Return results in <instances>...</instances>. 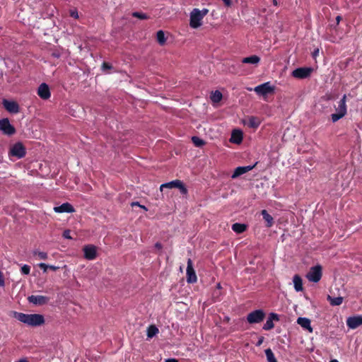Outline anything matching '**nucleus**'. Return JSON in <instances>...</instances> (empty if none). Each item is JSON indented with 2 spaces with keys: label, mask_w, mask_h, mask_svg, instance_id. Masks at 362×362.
I'll return each mask as SVG.
<instances>
[{
  "label": "nucleus",
  "mask_w": 362,
  "mask_h": 362,
  "mask_svg": "<svg viewBox=\"0 0 362 362\" xmlns=\"http://www.w3.org/2000/svg\"><path fill=\"white\" fill-rule=\"evenodd\" d=\"M14 316L20 322L32 327L40 326L45 323L44 316L40 314H25L15 312Z\"/></svg>",
  "instance_id": "1"
},
{
  "label": "nucleus",
  "mask_w": 362,
  "mask_h": 362,
  "mask_svg": "<svg viewBox=\"0 0 362 362\" xmlns=\"http://www.w3.org/2000/svg\"><path fill=\"white\" fill-rule=\"evenodd\" d=\"M26 155V148L22 142H16L11 146L8 156L9 157H15L18 159L25 157Z\"/></svg>",
  "instance_id": "2"
},
{
  "label": "nucleus",
  "mask_w": 362,
  "mask_h": 362,
  "mask_svg": "<svg viewBox=\"0 0 362 362\" xmlns=\"http://www.w3.org/2000/svg\"><path fill=\"white\" fill-rule=\"evenodd\" d=\"M266 317L265 312L262 309L255 310L247 315V321L249 324L262 322Z\"/></svg>",
  "instance_id": "3"
},
{
  "label": "nucleus",
  "mask_w": 362,
  "mask_h": 362,
  "mask_svg": "<svg viewBox=\"0 0 362 362\" xmlns=\"http://www.w3.org/2000/svg\"><path fill=\"white\" fill-rule=\"evenodd\" d=\"M164 188L173 189L178 188L182 194L185 195L187 194L188 190L185 186L183 182L180 180H175L169 182L162 184L160 187V191H163Z\"/></svg>",
  "instance_id": "4"
},
{
  "label": "nucleus",
  "mask_w": 362,
  "mask_h": 362,
  "mask_svg": "<svg viewBox=\"0 0 362 362\" xmlns=\"http://www.w3.org/2000/svg\"><path fill=\"white\" fill-rule=\"evenodd\" d=\"M322 267L320 265H316L312 267L309 272L306 274L307 279L314 283L320 281L322 276Z\"/></svg>",
  "instance_id": "5"
},
{
  "label": "nucleus",
  "mask_w": 362,
  "mask_h": 362,
  "mask_svg": "<svg viewBox=\"0 0 362 362\" xmlns=\"http://www.w3.org/2000/svg\"><path fill=\"white\" fill-rule=\"evenodd\" d=\"M0 131L7 136H12L16 134V128L10 123L8 118L0 119Z\"/></svg>",
  "instance_id": "6"
},
{
  "label": "nucleus",
  "mask_w": 362,
  "mask_h": 362,
  "mask_svg": "<svg viewBox=\"0 0 362 362\" xmlns=\"http://www.w3.org/2000/svg\"><path fill=\"white\" fill-rule=\"evenodd\" d=\"M200 10L194 8L190 13L189 25L192 28H197L202 25L203 18L200 15Z\"/></svg>",
  "instance_id": "7"
},
{
  "label": "nucleus",
  "mask_w": 362,
  "mask_h": 362,
  "mask_svg": "<svg viewBox=\"0 0 362 362\" xmlns=\"http://www.w3.org/2000/svg\"><path fill=\"white\" fill-rule=\"evenodd\" d=\"M314 71L313 67H300L296 69V78L306 79L309 78Z\"/></svg>",
  "instance_id": "8"
},
{
  "label": "nucleus",
  "mask_w": 362,
  "mask_h": 362,
  "mask_svg": "<svg viewBox=\"0 0 362 362\" xmlns=\"http://www.w3.org/2000/svg\"><path fill=\"white\" fill-rule=\"evenodd\" d=\"M254 90L257 93V94L264 96L269 93H273L274 90V87L272 86L269 82H266L256 86L254 88Z\"/></svg>",
  "instance_id": "9"
},
{
  "label": "nucleus",
  "mask_w": 362,
  "mask_h": 362,
  "mask_svg": "<svg viewBox=\"0 0 362 362\" xmlns=\"http://www.w3.org/2000/svg\"><path fill=\"white\" fill-rule=\"evenodd\" d=\"M4 107L10 113L16 114L20 111V107L17 102L4 99L2 100Z\"/></svg>",
  "instance_id": "10"
},
{
  "label": "nucleus",
  "mask_w": 362,
  "mask_h": 362,
  "mask_svg": "<svg viewBox=\"0 0 362 362\" xmlns=\"http://www.w3.org/2000/svg\"><path fill=\"white\" fill-rule=\"evenodd\" d=\"M187 281L188 283H195L197 281V277L195 271L193 268V263L191 259L187 260Z\"/></svg>",
  "instance_id": "11"
},
{
  "label": "nucleus",
  "mask_w": 362,
  "mask_h": 362,
  "mask_svg": "<svg viewBox=\"0 0 362 362\" xmlns=\"http://www.w3.org/2000/svg\"><path fill=\"white\" fill-rule=\"evenodd\" d=\"M28 300L29 303L37 305H43L49 301V298L45 296H35L32 295L28 296Z\"/></svg>",
  "instance_id": "12"
},
{
  "label": "nucleus",
  "mask_w": 362,
  "mask_h": 362,
  "mask_svg": "<svg viewBox=\"0 0 362 362\" xmlns=\"http://www.w3.org/2000/svg\"><path fill=\"white\" fill-rule=\"evenodd\" d=\"M279 320V317L276 313H269L266 323L263 325L262 329L264 330L268 331L271 330L274 327V322H278Z\"/></svg>",
  "instance_id": "13"
},
{
  "label": "nucleus",
  "mask_w": 362,
  "mask_h": 362,
  "mask_svg": "<svg viewBox=\"0 0 362 362\" xmlns=\"http://www.w3.org/2000/svg\"><path fill=\"white\" fill-rule=\"evenodd\" d=\"M37 95L43 100H47L51 96L49 88L45 83H41L37 88Z\"/></svg>",
  "instance_id": "14"
},
{
  "label": "nucleus",
  "mask_w": 362,
  "mask_h": 362,
  "mask_svg": "<svg viewBox=\"0 0 362 362\" xmlns=\"http://www.w3.org/2000/svg\"><path fill=\"white\" fill-rule=\"evenodd\" d=\"M84 257L87 259L92 260L96 257V247L94 245H88L83 247Z\"/></svg>",
  "instance_id": "15"
},
{
  "label": "nucleus",
  "mask_w": 362,
  "mask_h": 362,
  "mask_svg": "<svg viewBox=\"0 0 362 362\" xmlns=\"http://www.w3.org/2000/svg\"><path fill=\"white\" fill-rule=\"evenodd\" d=\"M346 325L351 329H356L360 325H362V315L348 317Z\"/></svg>",
  "instance_id": "16"
},
{
  "label": "nucleus",
  "mask_w": 362,
  "mask_h": 362,
  "mask_svg": "<svg viewBox=\"0 0 362 362\" xmlns=\"http://www.w3.org/2000/svg\"><path fill=\"white\" fill-rule=\"evenodd\" d=\"M53 210L54 212L59 213V214L73 213L75 211L74 206L68 202L64 203L62 205L58 206H54Z\"/></svg>",
  "instance_id": "17"
},
{
  "label": "nucleus",
  "mask_w": 362,
  "mask_h": 362,
  "mask_svg": "<svg viewBox=\"0 0 362 362\" xmlns=\"http://www.w3.org/2000/svg\"><path fill=\"white\" fill-rule=\"evenodd\" d=\"M296 322L301 326V327L305 330L308 331L309 333H312L313 329L311 326V321L310 319L307 317H298L297 319Z\"/></svg>",
  "instance_id": "18"
},
{
  "label": "nucleus",
  "mask_w": 362,
  "mask_h": 362,
  "mask_svg": "<svg viewBox=\"0 0 362 362\" xmlns=\"http://www.w3.org/2000/svg\"><path fill=\"white\" fill-rule=\"evenodd\" d=\"M254 168V165H247V166H240L235 169L231 177L233 179H235L239 176L250 171Z\"/></svg>",
  "instance_id": "19"
},
{
  "label": "nucleus",
  "mask_w": 362,
  "mask_h": 362,
  "mask_svg": "<svg viewBox=\"0 0 362 362\" xmlns=\"http://www.w3.org/2000/svg\"><path fill=\"white\" fill-rule=\"evenodd\" d=\"M261 214L262 215L263 219L265 221V226L267 228H270L274 225V218L273 217L267 212V210L263 209L261 211Z\"/></svg>",
  "instance_id": "20"
},
{
  "label": "nucleus",
  "mask_w": 362,
  "mask_h": 362,
  "mask_svg": "<svg viewBox=\"0 0 362 362\" xmlns=\"http://www.w3.org/2000/svg\"><path fill=\"white\" fill-rule=\"evenodd\" d=\"M243 141V133L240 130H234L233 132H232V135H231V138H230V141L234 143V144H239L242 142Z\"/></svg>",
  "instance_id": "21"
},
{
  "label": "nucleus",
  "mask_w": 362,
  "mask_h": 362,
  "mask_svg": "<svg viewBox=\"0 0 362 362\" xmlns=\"http://www.w3.org/2000/svg\"><path fill=\"white\" fill-rule=\"evenodd\" d=\"M346 95H344L342 98L339 100L338 103V107L336 109L337 112H339L344 114H346L347 108H346Z\"/></svg>",
  "instance_id": "22"
},
{
  "label": "nucleus",
  "mask_w": 362,
  "mask_h": 362,
  "mask_svg": "<svg viewBox=\"0 0 362 362\" xmlns=\"http://www.w3.org/2000/svg\"><path fill=\"white\" fill-rule=\"evenodd\" d=\"M260 62V57L257 55H251L242 59L244 64H257Z\"/></svg>",
  "instance_id": "23"
},
{
  "label": "nucleus",
  "mask_w": 362,
  "mask_h": 362,
  "mask_svg": "<svg viewBox=\"0 0 362 362\" xmlns=\"http://www.w3.org/2000/svg\"><path fill=\"white\" fill-rule=\"evenodd\" d=\"M247 229V226L244 223H235L232 225V230L236 233H242Z\"/></svg>",
  "instance_id": "24"
},
{
  "label": "nucleus",
  "mask_w": 362,
  "mask_h": 362,
  "mask_svg": "<svg viewBox=\"0 0 362 362\" xmlns=\"http://www.w3.org/2000/svg\"><path fill=\"white\" fill-rule=\"evenodd\" d=\"M327 300L332 306L340 305L343 303V298L341 296L333 298L331 296L328 295L327 297Z\"/></svg>",
  "instance_id": "25"
},
{
  "label": "nucleus",
  "mask_w": 362,
  "mask_h": 362,
  "mask_svg": "<svg viewBox=\"0 0 362 362\" xmlns=\"http://www.w3.org/2000/svg\"><path fill=\"white\" fill-rule=\"evenodd\" d=\"M260 124V121L255 117H250L248 119L247 125L249 127L257 129Z\"/></svg>",
  "instance_id": "26"
},
{
  "label": "nucleus",
  "mask_w": 362,
  "mask_h": 362,
  "mask_svg": "<svg viewBox=\"0 0 362 362\" xmlns=\"http://www.w3.org/2000/svg\"><path fill=\"white\" fill-rule=\"evenodd\" d=\"M159 332L158 328L155 325H150L147 328V337L152 338Z\"/></svg>",
  "instance_id": "27"
},
{
  "label": "nucleus",
  "mask_w": 362,
  "mask_h": 362,
  "mask_svg": "<svg viewBox=\"0 0 362 362\" xmlns=\"http://www.w3.org/2000/svg\"><path fill=\"white\" fill-rule=\"evenodd\" d=\"M222 93L219 90H215L214 92H212L211 94V100L213 103H218L222 99Z\"/></svg>",
  "instance_id": "28"
},
{
  "label": "nucleus",
  "mask_w": 362,
  "mask_h": 362,
  "mask_svg": "<svg viewBox=\"0 0 362 362\" xmlns=\"http://www.w3.org/2000/svg\"><path fill=\"white\" fill-rule=\"evenodd\" d=\"M156 39L160 45H163L165 43V33L163 30H158L156 33Z\"/></svg>",
  "instance_id": "29"
},
{
  "label": "nucleus",
  "mask_w": 362,
  "mask_h": 362,
  "mask_svg": "<svg viewBox=\"0 0 362 362\" xmlns=\"http://www.w3.org/2000/svg\"><path fill=\"white\" fill-rule=\"evenodd\" d=\"M265 355L268 362H277L274 353L271 349H267L265 350Z\"/></svg>",
  "instance_id": "30"
},
{
  "label": "nucleus",
  "mask_w": 362,
  "mask_h": 362,
  "mask_svg": "<svg viewBox=\"0 0 362 362\" xmlns=\"http://www.w3.org/2000/svg\"><path fill=\"white\" fill-rule=\"evenodd\" d=\"M303 290V281L298 275H296V291Z\"/></svg>",
  "instance_id": "31"
},
{
  "label": "nucleus",
  "mask_w": 362,
  "mask_h": 362,
  "mask_svg": "<svg viewBox=\"0 0 362 362\" xmlns=\"http://www.w3.org/2000/svg\"><path fill=\"white\" fill-rule=\"evenodd\" d=\"M34 256H37L40 259L46 260L48 258V255L47 252H40L38 250H35L33 252Z\"/></svg>",
  "instance_id": "32"
},
{
  "label": "nucleus",
  "mask_w": 362,
  "mask_h": 362,
  "mask_svg": "<svg viewBox=\"0 0 362 362\" xmlns=\"http://www.w3.org/2000/svg\"><path fill=\"white\" fill-rule=\"evenodd\" d=\"M192 141L193 144L197 147H201L205 144V142L198 136H192Z\"/></svg>",
  "instance_id": "33"
},
{
  "label": "nucleus",
  "mask_w": 362,
  "mask_h": 362,
  "mask_svg": "<svg viewBox=\"0 0 362 362\" xmlns=\"http://www.w3.org/2000/svg\"><path fill=\"white\" fill-rule=\"evenodd\" d=\"M346 115L339 112L332 114L331 117L333 122H337L339 119L344 117Z\"/></svg>",
  "instance_id": "34"
},
{
  "label": "nucleus",
  "mask_w": 362,
  "mask_h": 362,
  "mask_svg": "<svg viewBox=\"0 0 362 362\" xmlns=\"http://www.w3.org/2000/svg\"><path fill=\"white\" fill-rule=\"evenodd\" d=\"M346 115L339 112L332 114L331 117L333 122H337L339 119L344 117Z\"/></svg>",
  "instance_id": "35"
},
{
  "label": "nucleus",
  "mask_w": 362,
  "mask_h": 362,
  "mask_svg": "<svg viewBox=\"0 0 362 362\" xmlns=\"http://www.w3.org/2000/svg\"><path fill=\"white\" fill-rule=\"evenodd\" d=\"M132 16L139 18L141 20H145L148 18V16L146 13L140 12H134L132 13Z\"/></svg>",
  "instance_id": "36"
},
{
  "label": "nucleus",
  "mask_w": 362,
  "mask_h": 362,
  "mask_svg": "<svg viewBox=\"0 0 362 362\" xmlns=\"http://www.w3.org/2000/svg\"><path fill=\"white\" fill-rule=\"evenodd\" d=\"M21 272L23 274H25V275H28L30 274V267L29 265H27V264H24L21 269Z\"/></svg>",
  "instance_id": "37"
},
{
  "label": "nucleus",
  "mask_w": 362,
  "mask_h": 362,
  "mask_svg": "<svg viewBox=\"0 0 362 362\" xmlns=\"http://www.w3.org/2000/svg\"><path fill=\"white\" fill-rule=\"evenodd\" d=\"M70 233H71V231L69 230H65L64 232H63V235L62 236L66 238V239H69V240H71L72 239V237L70 235Z\"/></svg>",
  "instance_id": "38"
},
{
  "label": "nucleus",
  "mask_w": 362,
  "mask_h": 362,
  "mask_svg": "<svg viewBox=\"0 0 362 362\" xmlns=\"http://www.w3.org/2000/svg\"><path fill=\"white\" fill-rule=\"evenodd\" d=\"M38 267L43 270V272H47L48 267V264H46L45 263H40L38 264Z\"/></svg>",
  "instance_id": "39"
},
{
  "label": "nucleus",
  "mask_w": 362,
  "mask_h": 362,
  "mask_svg": "<svg viewBox=\"0 0 362 362\" xmlns=\"http://www.w3.org/2000/svg\"><path fill=\"white\" fill-rule=\"evenodd\" d=\"M70 16L76 19L78 18V13L76 9L70 11Z\"/></svg>",
  "instance_id": "40"
},
{
  "label": "nucleus",
  "mask_w": 362,
  "mask_h": 362,
  "mask_svg": "<svg viewBox=\"0 0 362 362\" xmlns=\"http://www.w3.org/2000/svg\"><path fill=\"white\" fill-rule=\"evenodd\" d=\"M5 285L4 277L3 273L0 271V286L4 287Z\"/></svg>",
  "instance_id": "41"
},
{
  "label": "nucleus",
  "mask_w": 362,
  "mask_h": 362,
  "mask_svg": "<svg viewBox=\"0 0 362 362\" xmlns=\"http://www.w3.org/2000/svg\"><path fill=\"white\" fill-rule=\"evenodd\" d=\"M200 15L204 18V17L208 14L209 10L207 8H203L202 10H200Z\"/></svg>",
  "instance_id": "42"
},
{
  "label": "nucleus",
  "mask_w": 362,
  "mask_h": 362,
  "mask_svg": "<svg viewBox=\"0 0 362 362\" xmlns=\"http://www.w3.org/2000/svg\"><path fill=\"white\" fill-rule=\"evenodd\" d=\"M264 337L261 336L260 337H259V339L257 341V342L256 343V346H260L262 343L264 342Z\"/></svg>",
  "instance_id": "43"
},
{
  "label": "nucleus",
  "mask_w": 362,
  "mask_h": 362,
  "mask_svg": "<svg viewBox=\"0 0 362 362\" xmlns=\"http://www.w3.org/2000/svg\"><path fill=\"white\" fill-rule=\"evenodd\" d=\"M224 3V5L226 7H230L232 6V1L231 0H222Z\"/></svg>",
  "instance_id": "44"
},
{
  "label": "nucleus",
  "mask_w": 362,
  "mask_h": 362,
  "mask_svg": "<svg viewBox=\"0 0 362 362\" xmlns=\"http://www.w3.org/2000/svg\"><path fill=\"white\" fill-rule=\"evenodd\" d=\"M112 68V66L107 62H103V69H110Z\"/></svg>",
  "instance_id": "45"
},
{
  "label": "nucleus",
  "mask_w": 362,
  "mask_h": 362,
  "mask_svg": "<svg viewBox=\"0 0 362 362\" xmlns=\"http://www.w3.org/2000/svg\"><path fill=\"white\" fill-rule=\"evenodd\" d=\"M319 54V49H315L313 53H312V55H313V57L314 59H315Z\"/></svg>",
  "instance_id": "46"
},
{
  "label": "nucleus",
  "mask_w": 362,
  "mask_h": 362,
  "mask_svg": "<svg viewBox=\"0 0 362 362\" xmlns=\"http://www.w3.org/2000/svg\"><path fill=\"white\" fill-rule=\"evenodd\" d=\"M155 247H156V249L159 250H162V248H163V245H162V244H161L160 243H156L155 244Z\"/></svg>",
  "instance_id": "47"
},
{
  "label": "nucleus",
  "mask_w": 362,
  "mask_h": 362,
  "mask_svg": "<svg viewBox=\"0 0 362 362\" xmlns=\"http://www.w3.org/2000/svg\"><path fill=\"white\" fill-rule=\"evenodd\" d=\"M48 267H49V269H50L52 271H56V270L59 269V267H55V266H53V265H48Z\"/></svg>",
  "instance_id": "48"
},
{
  "label": "nucleus",
  "mask_w": 362,
  "mask_h": 362,
  "mask_svg": "<svg viewBox=\"0 0 362 362\" xmlns=\"http://www.w3.org/2000/svg\"><path fill=\"white\" fill-rule=\"evenodd\" d=\"M165 362H179L176 358H168Z\"/></svg>",
  "instance_id": "49"
},
{
  "label": "nucleus",
  "mask_w": 362,
  "mask_h": 362,
  "mask_svg": "<svg viewBox=\"0 0 362 362\" xmlns=\"http://www.w3.org/2000/svg\"><path fill=\"white\" fill-rule=\"evenodd\" d=\"M132 205H133V206H134V205H136V206H140V207L144 208L145 210H147V209H146V208L145 206L140 205L139 202H133V203H132Z\"/></svg>",
  "instance_id": "50"
},
{
  "label": "nucleus",
  "mask_w": 362,
  "mask_h": 362,
  "mask_svg": "<svg viewBox=\"0 0 362 362\" xmlns=\"http://www.w3.org/2000/svg\"><path fill=\"white\" fill-rule=\"evenodd\" d=\"M341 21V17L340 16H337L336 17V22H337V24L338 25V24L340 23V21Z\"/></svg>",
  "instance_id": "51"
},
{
  "label": "nucleus",
  "mask_w": 362,
  "mask_h": 362,
  "mask_svg": "<svg viewBox=\"0 0 362 362\" xmlns=\"http://www.w3.org/2000/svg\"><path fill=\"white\" fill-rule=\"evenodd\" d=\"M272 3L275 6H277L278 5V2H277V0H272Z\"/></svg>",
  "instance_id": "52"
},
{
  "label": "nucleus",
  "mask_w": 362,
  "mask_h": 362,
  "mask_svg": "<svg viewBox=\"0 0 362 362\" xmlns=\"http://www.w3.org/2000/svg\"><path fill=\"white\" fill-rule=\"evenodd\" d=\"M18 362H28L26 359H21Z\"/></svg>",
  "instance_id": "53"
},
{
  "label": "nucleus",
  "mask_w": 362,
  "mask_h": 362,
  "mask_svg": "<svg viewBox=\"0 0 362 362\" xmlns=\"http://www.w3.org/2000/svg\"><path fill=\"white\" fill-rule=\"evenodd\" d=\"M329 362H339L337 359H332Z\"/></svg>",
  "instance_id": "54"
},
{
  "label": "nucleus",
  "mask_w": 362,
  "mask_h": 362,
  "mask_svg": "<svg viewBox=\"0 0 362 362\" xmlns=\"http://www.w3.org/2000/svg\"><path fill=\"white\" fill-rule=\"evenodd\" d=\"M291 75L292 76H294V70H293V71H292L291 72Z\"/></svg>",
  "instance_id": "55"
},
{
  "label": "nucleus",
  "mask_w": 362,
  "mask_h": 362,
  "mask_svg": "<svg viewBox=\"0 0 362 362\" xmlns=\"http://www.w3.org/2000/svg\"><path fill=\"white\" fill-rule=\"evenodd\" d=\"M217 288H221V284H217Z\"/></svg>",
  "instance_id": "56"
}]
</instances>
